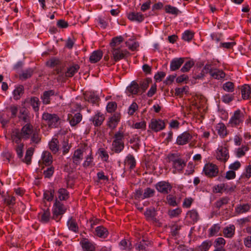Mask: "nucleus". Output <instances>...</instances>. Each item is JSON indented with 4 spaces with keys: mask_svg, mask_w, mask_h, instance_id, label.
Listing matches in <instances>:
<instances>
[{
    "mask_svg": "<svg viewBox=\"0 0 251 251\" xmlns=\"http://www.w3.org/2000/svg\"><path fill=\"white\" fill-rule=\"evenodd\" d=\"M33 126L30 123H27L21 129L15 128L13 130L11 138L13 142L20 144L21 139H29L33 132Z\"/></svg>",
    "mask_w": 251,
    "mask_h": 251,
    "instance_id": "1",
    "label": "nucleus"
},
{
    "mask_svg": "<svg viewBox=\"0 0 251 251\" xmlns=\"http://www.w3.org/2000/svg\"><path fill=\"white\" fill-rule=\"evenodd\" d=\"M112 144V150L115 153H119L124 150L125 147L123 141L124 139V133L120 131L116 132Z\"/></svg>",
    "mask_w": 251,
    "mask_h": 251,
    "instance_id": "2",
    "label": "nucleus"
},
{
    "mask_svg": "<svg viewBox=\"0 0 251 251\" xmlns=\"http://www.w3.org/2000/svg\"><path fill=\"white\" fill-rule=\"evenodd\" d=\"M42 120L50 127H56L58 126V122L60 120L59 117L55 114L44 113Z\"/></svg>",
    "mask_w": 251,
    "mask_h": 251,
    "instance_id": "3",
    "label": "nucleus"
},
{
    "mask_svg": "<svg viewBox=\"0 0 251 251\" xmlns=\"http://www.w3.org/2000/svg\"><path fill=\"white\" fill-rule=\"evenodd\" d=\"M244 120V115L240 109L236 110L229 120L228 124L232 127H235L242 124Z\"/></svg>",
    "mask_w": 251,
    "mask_h": 251,
    "instance_id": "4",
    "label": "nucleus"
},
{
    "mask_svg": "<svg viewBox=\"0 0 251 251\" xmlns=\"http://www.w3.org/2000/svg\"><path fill=\"white\" fill-rule=\"evenodd\" d=\"M110 51L112 54V57L115 62L125 58L126 55L129 54V52L128 51L122 50L120 47L111 48Z\"/></svg>",
    "mask_w": 251,
    "mask_h": 251,
    "instance_id": "5",
    "label": "nucleus"
},
{
    "mask_svg": "<svg viewBox=\"0 0 251 251\" xmlns=\"http://www.w3.org/2000/svg\"><path fill=\"white\" fill-rule=\"evenodd\" d=\"M205 175L209 177H215L219 173L217 166L212 163H208L205 165L203 168Z\"/></svg>",
    "mask_w": 251,
    "mask_h": 251,
    "instance_id": "6",
    "label": "nucleus"
},
{
    "mask_svg": "<svg viewBox=\"0 0 251 251\" xmlns=\"http://www.w3.org/2000/svg\"><path fill=\"white\" fill-rule=\"evenodd\" d=\"M66 210L64 205L56 199L53 206V219L56 220L57 216L63 214Z\"/></svg>",
    "mask_w": 251,
    "mask_h": 251,
    "instance_id": "7",
    "label": "nucleus"
},
{
    "mask_svg": "<svg viewBox=\"0 0 251 251\" xmlns=\"http://www.w3.org/2000/svg\"><path fill=\"white\" fill-rule=\"evenodd\" d=\"M155 188L159 192L167 194L171 191L172 187L168 182L162 181L156 184Z\"/></svg>",
    "mask_w": 251,
    "mask_h": 251,
    "instance_id": "8",
    "label": "nucleus"
},
{
    "mask_svg": "<svg viewBox=\"0 0 251 251\" xmlns=\"http://www.w3.org/2000/svg\"><path fill=\"white\" fill-rule=\"evenodd\" d=\"M192 135L188 131H185L178 136L176 143L178 145H184L192 139Z\"/></svg>",
    "mask_w": 251,
    "mask_h": 251,
    "instance_id": "9",
    "label": "nucleus"
},
{
    "mask_svg": "<svg viewBox=\"0 0 251 251\" xmlns=\"http://www.w3.org/2000/svg\"><path fill=\"white\" fill-rule=\"evenodd\" d=\"M150 127L151 129L155 132L160 131L165 127L164 122L160 120H151V123L150 125Z\"/></svg>",
    "mask_w": 251,
    "mask_h": 251,
    "instance_id": "10",
    "label": "nucleus"
},
{
    "mask_svg": "<svg viewBox=\"0 0 251 251\" xmlns=\"http://www.w3.org/2000/svg\"><path fill=\"white\" fill-rule=\"evenodd\" d=\"M83 159V151L80 149L75 150L72 156L73 163L75 166L80 164Z\"/></svg>",
    "mask_w": 251,
    "mask_h": 251,
    "instance_id": "11",
    "label": "nucleus"
},
{
    "mask_svg": "<svg viewBox=\"0 0 251 251\" xmlns=\"http://www.w3.org/2000/svg\"><path fill=\"white\" fill-rule=\"evenodd\" d=\"M217 158L219 160L226 162L229 158L227 149L225 147H221L219 149Z\"/></svg>",
    "mask_w": 251,
    "mask_h": 251,
    "instance_id": "12",
    "label": "nucleus"
},
{
    "mask_svg": "<svg viewBox=\"0 0 251 251\" xmlns=\"http://www.w3.org/2000/svg\"><path fill=\"white\" fill-rule=\"evenodd\" d=\"M103 55L102 51L100 50L94 51L89 57V61L91 63H96L99 61Z\"/></svg>",
    "mask_w": 251,
    "mask_h": 251,
    "instance_id": "13",
    "label": "nucleus"
},
{
    "mask_svg": "<svg viewBox=\"0 0 251 251\" xmlns=\"http://www.w3.org/2000/svg\"><path fill=\"white\" fill-rule=\"evenodd\" d=\"M128 18L131 21L138 23L142 22L144 19V16L139 12H132L128 14Z\"/></svg>",
    "mask_w": 251,
    "mask_h": 251,
    "instance_id": "14",
    "label": "nucleus"
},
{
    "mask_svg": "<svg viewBox=\"0 0 251 251\" xmlns=\"http://www.w3.org/2000/svg\"><path fill=\"white\" fill-rule=\"evenodd\" d=\"M184 62V58H175L173 59L170 63V69L174 71L180 68Z\"/></svg>",
    "mask_w": 251,
    "mask_h": 251,
    "instance_id": "15",
    "label": "nucleus"
},
{
    "mask_svg": "<svg viewBox=\"0 0 251 251\" xmlns=\"http://www.w3.org/2000/svg\"><path fill=\"white\" fill-rule=\"evenodd\" d=\"M68 119L69 120L70 124L72 126H75L81 121L82 115L79 113H77L74 116L69 115Z\"/></svg>",
    "mask_w": 251,
    "mask_h": 251,
    "instance_id": "16",
    "label": "nucleus"
},
{
    "mask_svg": "<svg viewBox=\"0 0 251 251\" xmlns=\"http://www.w3.org/2000/svg\"><path fill=\"white\" fill-rule=\"evenodd\" d=\"M210 75L215 79H220L225 77V73L219 69H210L209 71Z\"/></svg>",
    "mask_w": 251,
    "mask_h": 251,
    "instance_id": "17",
    "label": "nucleus"
},
{
    "mask_svg": "<svg viewBox=\"0 0 251 251\" xmlns=\"http://www.w3.org/2000/svg\"><path fill=\"white\" fill-rule=\"evenodd\" d=\"M69 229L77 233L79 230V228L76 222L75 219L71 217L70 218L67 223Z\"/></svg>",
    "mask_w": 251,
    "mask_h": 251,
    "instance_id": "18",
    "label": "nucleus"
},
{
    "mask_svg": "<svg viewBox=\"0 0 251 251\" xmlns=\"http://www.w3.org/2000/svg\"><path fill=\"white\" fill-rule=\"evenodd\" d=\"M120 118V116L119 114H114L111 118H109L108 126L112 129L115 128L119 122Z\"/></svg>",
    "mask_w": 251,
    "mask_h": 251,
    "instance_id": "19",
    "label": "nucleus"
},
{
    "mask_svg": "<svg viewBox=\"0 0 251 251\" xmlns=\"http://www.w3.org/2000/svg\"><path fill=\"white\" fill-rule=\"evenodd\" d=\"M55 92L53 90L46 91L44 92L41 97L44 104H48L50 103V97L54 95Z\"/></svg>",
    "mask_w": 251,
    "mask_h": 251,
    "instance_id": "20",
    "label": "nucleus"
},
{
    "mask_svg": "<svg viewBox=\"0 0 251 251\" xmlns=\"http://www.w3.org/2000/svg\"><path fill=\"white\" fill-rule=\"evenodd\" d=\"M104 120V116L100 112L97 113L92 118V121L95 126H100Z\"/></svg>",
    "mask_w": 251,
    "mask_h": 251,
    "instance_id": "21",
    "label": "nucleus"
},
{
    "mask_svg": "<svg viewBox=\"0 0 251 251\" xmlns=\"http://www.w3.org/2000/svg\"><path fill=\"white\" fill-rule=\"evenodd\" d=\"M251 205L248 203L238 204L235 208V212L237 214L246 213L250 210Z\"/></svg>",
    "mask_w": 251,
    "mask_h": 251,
    "instance_id": "22",
    "label": "nucleus"
},
{
    "mask_svg": "<svg viewBox=\"0 0 251 251\" xmlns=\"http://www.w3.org/2000/svg\"><path fill=\"white\" fill-rule=\"evenodd\" d=\"M186 217L191 219V223H195L199 220V215L196 210L193 209L187 213Z\"/></svg>",
    "mask_w": 251,
    "mask_h": 251,
    "instance_id": "23",
    "label": "nucleus"
},
{
    "mask_svg": "<svg viewBox=\"0 0 251 251\" xmlns=\"http://www.w3.org/2000/svg\"><path fill=\"white\" fill-rule=\"evenodd\" d=\"M139 84L135 81H132L130 85L127 87V91L132 95L137 94L139 91Z\"/></svg>",
    "mask_w": 251,
    "mask_h": 251,
    "instance_id": "24",
    "label": "nucleus"
},
{
    "mask_svg": "<svg viewBox=\"0 0 251 251\" xmlns=\"http://www.w3.org/2000/svg\"><path fill=\"white\" fill-rule=\"evenodd\" d=\"M241 94L243 99H248L251 97V88L249 85L245 84L242 87Z\"/></svg>",
    "mask_w": 251,
    "mask_h": 251,
    "instance_id": "25",
    "label": "nucleus"
},
{
    "mask_svg": "<svg viewBox=\"0 0 251 251\" xmlns=\"http://www.w3.org/2000/svg\"><path fill=\"white\" fill-rule=\"evenodd\" d=\"M85 99L93 104H97L100 100L99 97L93 92H90L85 96Z\"/></svg>",
    "mask_w": 251,
    "mask_h": 251,
    "instance_id": "26",
    "label": "nucleus"
},
{
    "mask_svg": "<svg viewBox=\"0 0 251 251\" xmlns=\"http://www.w3.org/2000/svg\"><path fill=\"white\" fill-rule=\"evenodd\" d=\"M95 231L97 235L99 237L105 238L108 235V232L107 230L102 226H98Z\"/></svg>",
    "mask_w": 251,
    "mask_h": 251,
    "instance_id": "27",
    "label": "nucleus"
},
{
    "mask_svg": "<svg viewBox=\"0 0 251 251\" xmlns=\"http://www.w3.org/2000/svg\"><path fill=\"white\" fill-rule=\"evenodd\" d=\"M216 129L219 135L222 138L226 136L227 133L226 127L223 123H219L216 126Z\"/></svg>",
    "mask_w": 251,
    "mask_h": 251,
    "instance_id": "28",
    "label": "nucleus"
},
{
    "mask_svg": "<svg viewBox=\"0 0 251 251\" xmlns=\"http://www.w3.org/2000/svg\"><path fill=\"white\" fill-rule=\"evenodd\" d=\"M42 160L46 165H50L52 162V156L49 151H44L42 154Z\"/></svg>",
    "mask_w": 251,
    "mask_h": 251,
    "instance_id": "29",
    "label": "nucleus"
},
{
    "mask_svg": "<svg viewBox=\"0 0 251 251\" xmlns=\"http://www.w3.org/2000/svg\"><path fill=\"white\" fill-rule=\"evenodd\" d=\"M24 92V88L23 85H19L13 91V97L15 100H19Z\"/></svg>",
    "mask_w": 251,
    "mask_h": 251,
    "instance_id": "30",
    "label": "nucleus"
},
{
    "mask_svg": "<svg viewBox=\"0 0 251 251\" xmlns=\"http://www.w3.org/2000/svg\"><path fill=\"white\" fill-rule=\"evenodd\" d=\"M212 245V241L206 240L203 242L201 245L198 246L196 250L198 251H207Z\"/></svg>",
    "mask_w": 251,
    "mask_h": 251,
    "instance_id": "31",
    "label": "nucleus"
},
{
    "mask_svg": "<svg viewBox=\"0 0 251 251\" xmlns=\"http://www.w3.org/2000/svg\"><path fill=\"white\" fill-rule=\"evenodd\" d=\"M59 141L56 138H52L49 143L50 149L54 153H56L59 150Z\"/></svg>",
    "mask_w": 251,
    "mask_h": 251,
    "instance_id": "32",
    "label": "nucleus"
},
{
    "mask_svg": "<svg viewBox=\"0 0 251 251\" xmlns=\"http://www.w3.org/2000/svg\"><path fill=\"white\" fill-rule=\"evenodd\" d=\"M79 66L77 64H75L68 68L65 73L67 77H72L79 70Z\"/></svg>",
    "mask_w": 251,
    "mask_h": 251,
    "instance_id": "33",
    "label": "nucleus"
},
{
    "mask_svg": "<svg viewBox=\"0 0 251 251\" xmlns=\"http://www.w3.org/2000/svg\"><path fill=\"white\" fill-rule=\"evenodd\" d=\"M173 167L176 170L181 171L183 170L184 167L186 165V163L181 158L177 159L176 160L174 161V163L173 164Z\"/></svg>",
    "mask_w": 251,
    "mask_h": 251,
    "instance_id": "34",
    "label": "nucleus"
},
{
    "mask_svg": "<svg viewBox=\"0 0 251 251\" xmlns=\"http://www.w3.org/2000/svg\"><path fill=\"white\" fill-rule=\"evenodd\" d=\"M30 105L32 106L34 110L36 112L39 110L40 102L37 97H33L30 99L29 102Z\"/></svg>",
    "mask_w": 251,
    "mask_h": 251,
    "instance_id": "35",
    "label": "nucleus"
},
{
    "mask_svg": "<svg viewBox=\"0 0 251 251\" xmlns=\"http://www.w3.org/2000/svg\"><path fill=\"white\" fill-rule=\"evenodd\" d=\"M235 227L231 226L229 227H226L223 229V233L226 237L231 238L234 234Z\"/></svg>",
    "mask_w": 251,
    "mask_h": 251,
    "instance_id": "36",
    "label": "nucleus"
},
{
    "mask_svg": "<svg viewBox=\"0 0 251 251\" xmlns=\"http://www.w3.org/2000/svg\"><path fill=\"white\" fill-rule=\"evenodd\" d=\"M145 215L149 220L154 221L156 220V213L154 208H149L145 212Z\"/></svg>",
    "mask_w": 251,
    "mask_h": 251,
    "instance_id": "37",
    "label": "nucleus"
},
{
    "mask_svg": "<svg viewBox=\"0 0 251 251\" xmlns=\"http://www.w3.org/2000/svg\"><path fill=\"white\" fill-rule=\"evenodd\" d=\"M123 41V38L122 36L114 37L112 39L110 43V48L120 47V44Z\"/></svg>",
    "mask_w": 251,
    "mask_h": 251,
    "instance_id": "38",
    "label": "nucleus"
},
{
    "mask_svg": "<svg viewBox=\"0 0 251 251\" xmlns=\"http://www.w3.org/2000/svg\"><path fill=\"white\" fill-rule=\"evenodd\" d=\"M41 215L40 221L43 223H48L50 219V210L47 209L46 210H44L43 213L39 214Z\"/></svg>",
    "mask_w": 251,
    "mask_h": 251,
    "instance_id": "39",
    "label": "nucleus"
},
{
    "mask_svg": "<svg viewBox=\"0 0 251 251\" xmlns=\"http://www.w3.org/2000/svg\"><path fill=\"white\" fill-rule=\"evenodd\" d=\"M151 245V242L146 241L144 239L142 240L136 246V249L138 250H145L146 248Z\"/></svg>",
    "mask_w": 251,
    "mask_h": 251,
    "instance_id": "40",
    "label": "nucleus"
},
{
    "mask_svg": "<svg viewBox=\"0 0 251 251\" xmlns=\"http://www.w3.org/2000/svg\"><path fill=\"white\" fill-rule=\"evenodd\" d=\"M34 149L32 148H28L25 153L24 161L27 164H30L31 163V157L33 155Z\"/></svg>",
    "mask_w": 251,
    "mask_h": 251,
    "instance_id": "41",
    "label": "nucleus"
},
{
    "mask_svg": "<svg viewBox=\"0 0 251 251\" xmlns=\"http://www.w3.org/2000/svg\"><path fill=\"white\" fill-rule=\"evenodd\" d=\"M58 199L60 201H64L67 200L69 197V193L64 188H60L58 190Z\"/></svg>",
    "mask_w": 251,
    "mask_h": 251,
    "instance_id": "42",
    "label": "nucleus"
},
{
    "mask_svg": "<svg viewBox=\"0 0 251 251\" xmlns=\"http://www.w3.org/2000/svg\"><path fill=\"white\" fill-rule=\"evenodd\" d=\"M19 118L21 120L24 121L25 123H28L29 119L28 113L25 109L23 108L20 110Z\"/></svg>",
    "mask_w": 251,
    "mask_h": 251,
    "instance_id": "43",
    "label": "nucleus"
},
{
    "mask_svg": "<svg viewBox=\"0 0 251 251\" xmlns=\"http://www.w3.org/2000/svg\"><path fill=\"white\" fill-rule=\"evenodd\" d=\"M126 163L130 166L131 169H133L136 166V161L133 155L129 154L126 157Z\"/></svg>",
    "mask_w": 251,
    "mask_h": 251,
    "instance_id": "44",
    "label": "nucleus"
},
{
    "mask_svg": "<svg viewBox=\"0 0 251 251\" xmlns=\"http://www.w3.org/2000/svg\"><path fill=\"white\" fill-rule=\"evenodd\" d=\"M54 191L52 189L46 190L44 193V199L49 201H52L54 197Z\"/></svg>",
    "mask_w": 251,
    "mask_h": 251,
    "instance_id": "45",
    "label": "nucleus"
},
{
    "mask_svg": "<svg viewBox=\"0 0 251 251\" xmlns=\"http://www.w3.org/2000/svg\"><path fill=\"white\" fill-rule=\"evenodd\" d=\"M194 33L191 30H186L182 34V38L186 41L189 42L193 39Z\"/></svg>",
    "mask_w": 251,
    "mask_h": 251,
    "instance_id": "46",
    "label": "nucleus"
},
{
    "mask_svg": "<svg viewBox=\"0 0 251 251\" xmlns=\"http://www.w3.org/2000/svg\"><path fill=\"white\" fill-rule=\"evenodd\" d=\"M33 71L31 69H28L20 75V78L21 79L25 80L31 76L33 74Z\"/></svg>",
    "mask_w": 251,
    "mask_h": 251,
    "instance_id": "47",
    "label": "nucleus"
},
{
    "mask_svg": "<svg viewBox=\"0 0 251 251\" xmlns=\"http://www.w3.org/2000/svg\"><path fill=\"white\" fill-rule=\"evenodd\" d=\"M229 200L227 197L222 198L215 202V207L220 209L222 206H223V205L227 204Z\"/></svg>",
    "mask_w": 251,
    "mask_h": 251,
    "instance_id": "48",
    "label": "nucleus"
},
{
    "mask_svg": "<svg viewBox=\"0 0 251 251\" xmlns=\"http://www.w3.org/2000/svg\"><path fill=\"white\" fill-rule=\"evenodd\" d=\"M223 88L226 92H232L234 89V85L233 83L228 81L223 84Z\"/></svg>",
    "mask_w": 251,
    "mask_h": 251,
    "instance_id": "49",
    "label": "nucleus"
},
{
    "mask_svg": "<svg viewBox=\"0 0 251 251\" xmlns=\"http://www.w3.org/2000/svg\"><path fill=\"white\" fill-rule=\"evenodd\" d=\"M140 138L138 137L135 136L130 139L129 142L130 144H134L133 146L132 147V148L137 151L139 149L140 147L139 144Z\"/></svg>",
    "mask_w": 251,
    "mask_h": 251,
    "instance_id": "50",
    "label": "nucleus"
},
{
    "mask_svg": "<svg viewBox=\"0 0 251 251\" xmlns=\"http://www.w3.org/2000/svg\"><path fill=\"white\" fill-rule=\"evenodd\" d=\"M225 244V240L222 237H219L215 240L214 246L216 249L220 248H223Z\"/></svg>",
    "mask_w": 251,
    "mask_h": 251,
    "instance_id": "51",
    "label": "nucleus"
},
{
    "mask_svg": "<svg viewBox=\"0 0 251 251\" xmlns=\"http://www.w3.org/2000/svg\"><path fill=\"white\" fill-rule=\"evenodd\" d=\"M194 62L193 61L189 60L187 61L183 66L181 68V71L182 72H187L194 66Z\"/></svg>",
    "mask_w": 251,
    "mask_h": 251,
    "instance_id": "52",
    "label": "nucleus"
},
{
    "mask_svg": "<svg viewBox=\"0 0 251 251\" xmlns=\"http://www.w3.org/2000/svg\"><path fill=\"white\" fill-rule=\"evenodd\" d=\"M155 191L151 188H147L145 189L142 199L148 198L152 197L154 194Z\"/></svg>",
    "mask_w": 251,
    "mask_h": 251,
    "instance_id": "53",
    "label": "nucleus"
},
{
    "mask_svg": "<svg viewBox=\"0 0 251 251\" xmlns=\"http://www.w3.org/2000/svg\"><path fill=\"white\" fill-rule=\"evenodd\" d=\"M151 80L150 78H147L146 80L140 82V88L142 90L143 92H144L149 87V83L151 82Z\"/></svg>",
    "mask_w": 251,
    "mask_h": 251,
    "instance_id": "54",
    "label": "nucleus"
},
{
    "mask_svg": "<svg viewBox=\"0 0 251 251\" xmlns=\"http://www.w3.org/2000/svg\"><path fill=\"white\" fill-rule=\"evenodd\" d=\"M220 229V227L218 224H215L213 226H212L209 229L210 232L209 236L210 237L213 236L216 234L218 233L219 230Z\"/></svg>",
    "mask_w": 251,
    "mask_h": 251,
    "instance_id": "55",
    "label": "nucleus"
},
{
    "mask_svg": "<svg viewBox=\"0 0 251 251\" xmlns=\"http://www.w3.org/2000/svg\"><path fill=\"white\" fill-rule=\"evenodd\" d=\"M120 245L121 246L122 250H129L131 249V244L130 242H127L125 239L122 240L120 242Z\"/></svg>",
    "mask_w": 251,
    "mask_h": 251,
    "instance_id": "56",
    "label": "nucleus"
},
{
    "mask_svg": "<svg viewBox=\"0 0 251 251\" xmlns=\"http://www.w3.org/2000/svg\"><path fill=\"white\" fill-rule=\"evenodd\" d=\"M54 171V168L53 166L48 167L44 171V175L46 178H50L53 175Z\"/></svg>",
    "mask_w": 251,
    "mask_h": 251,
    "instance_id": "57",
    "label": "nucleus"
},
{
    "mask_svg": "<svg viewBox=\"0 0 251 251\" xmlns=\"http://www.w3.org/2000/svg\"><path fill=\"white\" fill-rule=\"evenodd\" d=\"M82 247L87 251H93L95 249V247L93 244L88 241L83 242Z\"/></svg>",
    "mask_w": 251,
    "mask_h": 251,
    "instance_id": "58",
    "label": "nucleus"
},
{
    "mask_svg": "<svg viewBox=\"0 0 251 251\" xmlns=\"http://www.w3.org/2000/svg\"><path fill=\"white\" fill-rule=\"evenodd\" d=\"M167 13L177 15L179 11L178 9L175 7L171 5H167L165 8Z\"/></svg>",
    "mask_w": 251,
    "mask_h": 251,
    "instance_id": "59",
    "label": "nucleus"
},
{
    "mask_svg": "<svg viewBox=\"0 0 251 251\" xmlns=\"http://www.w3.org/2000/svg\"><path fill=\"white\" fill-rule=\"evenodd\" d=\"M138 106L136 102H132L128 109V113L130 115H133L134 112L138 109Z\"/></svg>",
    "mask_w": 251,
    "mask_h": 251,
    "instance_id": "60",
    "label": "nucleus"
},
{
    "mask_svg": "<svg viewBox=\"0 0 251 251\" xmlns=\"http://www.w3.org/2000/svg\"><path fill=\"white\" fill-rule=\"evenodd\" d=\"M117 108V103L115 102H108L106 109L108 113H111L113 112Z\"/></svg>",
    "mask_w": 251,
    "mask_h": 251,
    "instance_id": "61",
    "label": "nucleus"
},
{
    "mask_svg": "<svg viewBox=\"0 0 251 251\" xmlns=\"http://www.w3.org/2000/svg\"><path fill=\"white\" fill-rule=\"evenodd\" d=\"M233 99L234 96L230 94H226L222 97V100L226 103H229L232 101Z\"/></svg>",
    "mask_w": 251,
    "mask_h": 251,
    "instance_id": "62",
    "label": "nucleus"
},
{
    "mask_svg": "<svg viewBox=\"0 0 251 251\" xmlns=\"http://www.w3.org/2000/svg\"><path fill=\"white\" fill-rule=\"evenodd\" d=\"M23 149L24 145L23 144L18 145L16 148V151L18 156L20 158H22L23 155Z\"/></svg>",
    "mask_w": 251,
    "mask_h": 251,
    "instance_id": "63",
    "label": "nucleus"
},
{
    "mask_svg": "<svg viewBox=\"0 0 251 251\" xmlns=\"http://www.w3.org/2000/svg\"><path fill=\"white\" fill-rule=\"evenodd\" d=\"M31 138V141L33 143H35L36 144H38L40 142L41 140V138L39 136L38 133L37 132H33Z\"/></svg>",
    "mask_w": 251,
    "mask_h": 251,
    "instance_id": "64",
    "label": "nucleus"
}]
</instances>
